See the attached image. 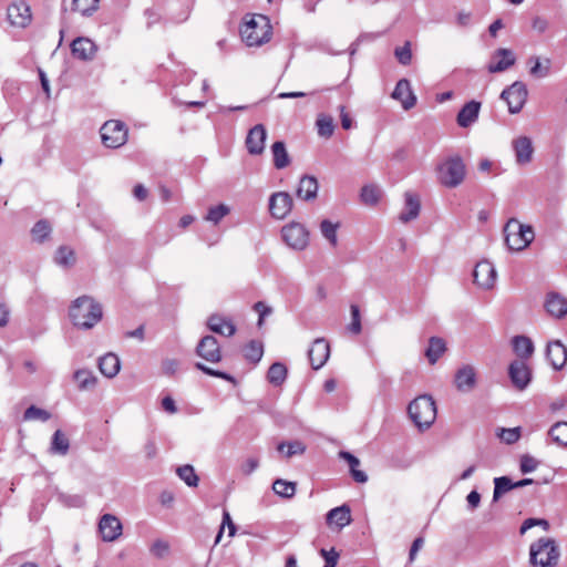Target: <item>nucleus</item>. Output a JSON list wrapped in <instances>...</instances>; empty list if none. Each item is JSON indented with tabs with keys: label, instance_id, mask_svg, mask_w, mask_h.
<instances>
[{
	"label": "nucleus",
	"instance_id": "f257e3e1",
	"mask_svg": "<svg viewBox=\"0 0 567 567\" xmlns=\"http://www.w3.org/2000/svg\"><path fill=\"white\" fill-rule=\"evenodd\" d=\"M69 317L76 328L89 330L102 320L103 310L92 297L81 296L72 301Z\"/></svg>",
	"mask_w": 567,
	"mask_h": 567
},
{
	"label": "nucleus",
	"instance_id": "f03ea898",
	"mask_svg": "<svg viewBox=\"0 0 567 567\" xmlns=\"http://www.w3.org/2000/svg\"><path fill=\"white\" fill-rule=\"evenodd\" d=\"M240 35L248 47H259L270 40L271 24L264 14L249 16L241 29Z\"/></svg>",
	"mask_w": 567,
	"mask_h": 567
},
{
	"label": "nucleus",
	"instance_id": "7ed1b4c3",
	"mask_svg": "<svg viewBox=\"0 0 567 567\" xmlns=\"http://www.w3.org/2000/svg\"><path fill=\"white\" fill-rule=\"evenodd\" d=\"M408 413L415 426L424 431L435 422L436 404L432 396L423 394L410 402Z\"/></svg>",
	"mask_w": 567,
	"mask_h": 567
},
{
	"label": "nucleus",
	"instance_id": "20e7f679",
	"mask_svg": "<svg viewBox=\"0 0 567 567\" xmlns=\"http://www.w3.org/2000/svg\"><path fill=\"white\" fill-rule=\"evenodd\" d=\"M559 556L558 546L553 538H539L529 548V561L533 566L556 567Z\"/></svg>",
	"mask_w": 567,
	"mask_h": 567
},
{
	"label": "nucleus",
	"instance_id": "39448f33",
	"mask_svg": "<svg viewBox=\"0 0 567 567\" xmlns=\"http://www.w3.org/2000/svg\"><path fill=\"white\" fill-rule=\"evenodd\" d=\"M507 247L513 251L526 249L535 238L532 226L522 224L517 219H509L504 228Z\"/></svg>",
	"mask_w": 567,
	"mask_h": 567
},
{
	"label": "nucleus",
	"instance_id": "423d86ee",
	"mask_svg": "<svg viewBox=\"0 0 567 567\" xmlns=\"http://www.w3.org/2000/svg\"><path fill=\"white\" fill-rule=\"evenodd\" d=\"M284 243L292 250L302 251L310 243V233L305 225L290 221L281 228Z\"/></svg>",
	"mask_w": 567,
	"mask_h": 567
},
{
	"label": "nucleus",
	"instance_id": "0eeeda50",
	"mask_svg": "<svg viewBox=\"0 0 567 567\" xmlns=\"http://www.w3.org/2000/svg\"><path fill=\"white\" fill-rule=\"evenodd\" d=\"M465 177V165L458 157L444 161L437 168V178L446 187H456Z\"/></svg>",
	"mask_w": 567,
	"mask_h": 567
},
{
	"label": "nucleus",
	"instance_id": "6e6552de",
	"mask_svg": "<svg viewBox=\"0 0 567 567\" xmlns=\"http://www.w3.org/2000/svg\"><path fill=\"white\" fill-rule=\"evenodd\" d=\"M473 282L480 290H493L497 282V270L494 264L486 259L478 261L473 269Z\"/></svg>",
	"mask_w": 567,
	"mask_h": 567
},
{
	"label": "nucleus",
	"instance_id": "1a4fd4ad",
	"mask_svg": "<svg viewBox=\"0 0 567 567\" xmlns=\"http://www.w3.org/2000/svg\"><path fill=\"white\" fill-rule=\"evenodd\" d=\"M127 128L120 121H107L101 127V138L105 147L117 148L127 141Z\"/></svg>",
	"mask_w": 567,
	"mask_h": 567
},
{
	"label": "nucleus",
	"instance_id": "9d476101",
	"mask_svg": "<svg viewBox=\"0 0 567 567\" xmlns=\"http://www.w3.org/2000/svg\"><path fill=\"white\" fill-rule=\"evenodd\" d=\"M7 21L13 28H27L32 21L30 6L24 0H14L7 7Z\"/></svg>",
	"mask_w": 567,
	"mask_h": 567
},
{
	"label": "nucleus",
	"instance_id": "9b49d317",
	"mask_svg": "<svg viewBox=\"0 0 567 567\" xmlns=\"http://www.w3.org/2000/svg\"><path fill=\"white\" fill-rule=\"evenodd\" d=\"M292 207V197L287 192H277L269 197L268 209L275 219H285L291 213Z\"/></svg>",
	"mask_w": 567,
	"mask_h": 567
},
{
	"label": "nucleus",
	"instance_id": "f8f14e48",
	"mask_svg": "<svg viewBox=\"0 0 567 567\" xmlns=\"http://www.w3.org/2000/svg\"><path fill=\"white\" fill-rule=\"evenodd\" d=\"M502 99L506 101L509 113H518L527 100L526 85L523 82H514L508 89L502 92Z\"/></svg>",
	"mask_w": 567,
	"mask_h": 567
},
{
	"label": "nucleus",
	"instance_id": "ddd939ff",
	"mask_svg": "<svg viewBox=\"0 0 567 567\" xmlns=\"http://www.w3.org/2000/svg\"><path fill=\"white\" fill-rule=\"evenodd\" d=\"M508 374L513 385L520 391L525 390L532 380V371L523 360L512 362L508 368Z\"/></svg>",
	"mask_w": 567,
	"mask_h": 567
},
{
	"label": "nucleus",
	"instance_id": "4468645a",
	"mask_svg": "<svg viewBox=\"0 0 567 567\" xmlns=\"http://www.w3.org/2000/svg\"><path fill=\"white\" fill-rule=\"evenodd\" d=\"M197 354L205 361L217 363L221 360V350L217 339L213 336L202 338L196 348Z\"/></svg>",
	"mask_w": 567,
	"mask_h": 567
},
{
	"label": "nucleus",
	"instance_id": "2eb2a0df",
	"mask_svg": "<svg viewBox=\"0 0 567 567\" xmlns=\"http://www.w3.org/2000/svg\"><path fill=\"white\" fill-rule=\"evenodd\" d=\"M477 383V372L474 365L463 364L454 375V384L461 392L472 391Z\"/></svg>",
	"mask_w": 567,
	"mask_h": 567
},
{
	"label": "nucleus",
	"instance_id": "dca6fc26",
	"mask_svg": "<svg viewBox=\"0 0 567 567\" xmlns=\"http://www.w3.org/2000/svg\"><path fill=\"white\" fill-rule=\"evenodd\" d=\"M308 357L312 369H321L330 357V346L328 341L323 338L316 339L308 350Z\"/></svg>",
	"mask_w": 567,
	"mask_h": 567
},
{
	"label": "nucleus",
	"instance_id": "f3484780",
	"mask_svg": "<svg viewBox=\"0 0 567 567\" xmlns=\"http://www.w3.org/2000/svg\"><path fill=\"white\" fill-rule=\"evenodd\" d=\"M512 148L515 154V161L518 165H527L533 159L534 147L530 137L520 135L512 141Z\"/></svg>",
	"mask_w": 567,
	"mask_h": 567
},
{
	"label": "nucleus",
	"instance_id": "a211bd4d",
	"mask_svg": "<svg viewBox=\"0 0 567 567\" xmlns=\"http://www.w3.org/2000/svg\"><path fill=\"white\" fill-rule=\"evenodd\" d=\"M267 131L262 124L251 127L246 137V147L250 155H260L265 150Z\"/></svg>",
	"mask_w": 567,
	"mask_h": 567
},
{
	"label": "nucleus",
	"instance_id": "6ab92c4d",
	"mask_svg": "<svg viewBox=\"0 0 567 567\" xmlns=\"http://www.w3.org/2000/svg\"><path fill=\"white\" fill-rule=\"evenodd\" d=\"M99 530L104 542H114L122 535V524L116 516L105 514L100 519Z\"/></svg>",
	"mask_w": 567,
	"mask_h": 567
},
{
	"label": "nucleus",
	"instance_id": "aec40b11",
	"mask_svg": "<svg viewBox=\"0 0 567 567\" xmlns=\"http://www.w3.org/2000/svg\"><path fill=\"white\" fill-rule=\"evenodd\" d=\"M391 96L399 101L405 111L411 110L416 104V96L413 93L410 81L406 79H401L396 83Z\"/></svg>",
	"mask_w": 567,
	"mask_h": 567
},
{
	"label": "nucleus",
	"instance_id": "412c9836",
	"mask_svg": "<svg viewBox=\"0 0 567 567\" xmlns=\"http://www.w3.org/2000/svg\"><path fill=\"white\" fill-rule=\"evenodd\" d=\"M514 53L508 49H498L492 55L487 70L491 73L503 72L515 63Z\"/></svg>",
	"mask_w": 567,
	"mask_h": 567
},
{
	"label": "nucleus",
	"instance_id": "4be33fe9",
	"mask_svg": "<svg viewBox=\"0 0 567 567\" xmlns=\"http://www.w3.org/2000/svg\"><path fill=\"white\" fill-rule=\"evenodd\" d=\"M421 202L420 197L411 192L404 194V207L399 215V219L402 223H409L414 220L420 215Z\"/></svg>",
	"mask_w": 567,
	"mask_h": 567
},
{
	"label": "nucleus",
	"instance_id": "5701e85b",
	"mask_svg": "<svg viewBox=\"0 0 567 567\" xmlns=\"http://www.w3.org/2000/svg\"><path fill=\"white\" fill-rule=\"evenodd\" d=\"M546 355L551 367L563 369L567 363V348L560 341H551L547 344Z\"/></svg>",
	"mask_w": 567,
	"mask_h": 567
},
{
	"label": "nucleus",
	"instance_id": "b1692460",
	"mask_svg": "<svg viewBox=\"0 0 567 567\" xmlns=\"http://www.w3.org/2000/svg\"><path fill=\"white\" fill-rule=\"evenodd\" d=\"M71 50L76 59L87 61L94 58L96 45L87 38H78L72 42Z\"/></svg>",
	"mask_w": 567,
	"mask_h": 567
},
{
	"label": "nucleus",
	"instance_id": "393cba45",
	"mask_svg": "<svg viewBox=\"0 0 567 567\" xmlns=\"http://www.w3.org/2000/svg\"><path fill=\"white\" fill-rule=\"evenodd\" d=\"M207 324L213 332L225 337H231L236 332L233 321L219 315H212L207 320Z\"/></svg>",
	"mask_w": 567,
	"mask_h": 567
},
{
	"label": "nucleus",
	"instance_id": "a878e982",
	"mask_svg": "<svg viewBox=\"0 0 567 567\" xmlns=\"http://www.w3.org/2000/svg\"><path fill=\"white\" fill-rule=\"evenodd\" d=\"M481 103L471 101L466 103L457 114V124L461 127H468L478 118Z\"/></svg>",
	"mask_w": 567,
	"mask_h": 567
},
{
	"label": "nucleus",
	"instance_id": "bb28decb",
	"mask_svg": "<svg viewBox=\"0 0 567 567\" xmlns=\"http://www.w3.org/2000/svg\"><path fill=\"white\" fill-rule=\"evenodd\" d=\"M545 307L547 312L555 318H563L567 315V299L559 293H549Z\"/></svg>",
	"mask_w": 567,
	"mask_h": 567
},
{
	"label": "nucleus",
	"instance_id": "cd10ccee",
	"mask_svg": "<svg viewBox=\"0 0 567 567\" xmlns=\"http://www.w3.org/2000/svg\"><path fill=\"white\" fill-rule=\"evenodd\" d=\"M99 369L101 373L106 378H114L117 375L121 369L120 358L114 353H107L100 358Z\"/></svg>",
	"mask_w": 567,
	"mask_h": 567
},
{
	"label": "nucleus",
	"instance_id": "c85d7f7f",
	"mask_svg": "<svg viewBox=\"0 0 567 567\" xmlns=\"http://www.w3.org/2000/svg\"><path fill=\"white\" fill-rule=\"evenodd\" d=\"M360 202L369 207H375L382 198V189L375 184H365L360 189Z\"/></svg>",
	"mask_w": 567,
	"mask_h": 567
},
{
	"label": "nucleus",
	"instance_id": "c756f323",
	"mask_svg": "<svg viewBox=\"0 0 567 567\" xmlns=\"http://www.w3.org/2000/svg\"><path fill=\"white\" fill-rule=\"evenodd\" d=\"M318 182L312 176H303L299 181L297 188V196L303 200H311L317 197L318 194Z\"/></svg>",
	"mask_w": 567,
	"mask_h": 567
},
{
	"label": "nucleus",
	"instance_id": "7c9ffc66",
	"mask_svg": "<svg viewBox=\"0 0 567 567\" xmlns=\"http://www.w3.org/2000/svg\"><path fill=\"white\" fill-rule=\"evenodd\" d=\"M327 523L342 528L351 523L350 508L346 505L336 507L328 512Z\"/></svg>",
	"mask_w": 567,
	"mask_h": 567
},
{
	"label": "nucleus",
	"instance_id": "2f4dec72",
	"mask_svg": "<svg viewBox=\"0 0 567 567\" xmlns=\"http://www.w3.org/2000/svg\"><path fill=\"white\" fill-rule=\"evenodd\" d=\"M70 450V441L68 436L61 431L56 430L53 433L51 444H50V453L54 455H66Z\"/></svg>",
	"mask_w": 567,
	"mask_h": 567
},
{
	"label": "nucleus",
	"instance_id": "473e14b6",
	"mask_svg": "<svg viewBox=\"0 0 567 567\" xmlns=\"http://www.w3.org/2000/svg\"><path fill=\"white\" fill-rule=\"evenodd\" d=\"M446 351V344L443 339L432 337L429 341V347L425 351V357L427 358L431 364L437 362V360L444 354Z\"/></svg>",
	"mask_w": 567,
	"mask_h": 567
},
{
	"label": "nucleus",
	"instance_id": "72a5a7b5",
	"mask_svg": "<svg viewBox=\"0 0 567 567\" xmlns=\"http://www.w3.org/2000/svg\"><path fill=\"white\" fill-rule=\"evenodd\" d=\"M271 153L274 157V165L276 168L282 169L290 164V157L284 142H275L271 145Z\"/></svg>",
	"mask_w": 567,
	"mask_h": 567
},
{
	"label": "nucleus",
	"instance_id": "f704fd0d",
	"mask_svg": "<svg viewBox=\"0 0 567 567\" xmlns=\"http://www.w3.org/2000/svg\"><path fill=\"white\" fill-rule=\"evenodd\" d=\"M340 227L339 223H333L329 219H323L320 223V233L323 238L329 243V245L333 248L338 246V229Z\"/></svg>",
	"mask_w": 567,
	"mask_h": 567
},
{
	"label": "nucleus",
	"instance_id": "c9c22d12",
	"mask_svg": "<svg viewBox=\"0 0 567 567\" xmlns=\"http://www.w3.org/2000/svg\"><path fill=\"white\" fill-rule=\"evenodd\" d=\"M318 135L330 138L334 132L333 118L327 114H319L316 121Z\"/></svg>",
	"mask_w": 567,
	"mask_h": 567
},
{
	"label": "nucleus",
	"instance_id": "e433bc0d",
	"mask_svg": "<svg viewBox=\"0 0 567 567\" xmlns=\"http://www.w3.org/2000/svg\"><path fill=\"white\" fill-rule=\"evenodd\" d=\"M74 380L78 382L80 390H89L95 386L97 379L92 371L80 369L74 372Z\"/></svg>",
	"mask_w": 567,
	"mask_h": 567
},
{
	"label": "nucleus",
	"instance_id": "4c0bfd02",
	"mask_svg": "<svg viewBox=\"0 0 567 567\" xmlns=\"http://www.w3.org/2000/svg\"><path fill=\"white\" fill-rule=\"evenodd\" d=\"M513 348L515 353L520 358H528L534 351V346L527 337L518 336L513 339Z\"/></svg>",
	"mask_w": 567,
	"mask_h": 567
},
{
	"label": "nucleus",
	"instance_id": "58836bf2",
	"mask_svg": "<svg viewBox=\"0 0 567 567\" xmlns=\"http://www.w3.org/2000/svg\"><path fill=\"white\" fill-rule=\"evenodd\" d=\"M286 378L287 368L285 367V364L280 362L271 364L267 373V379L271 384L276 386L281 385L285 382Z\"/></svg>",
	"mask_w": 567,
	"mask_h": 567
},
{
	"label": "nucleus",
	"instance_id": "ea45409f",
	"mask_svg": "<svg viewBox=\"0 0 567 567\" xmlns=\"http://www.w3.org/2000/svg\"><path fill=\"white\" fill-rule=\"evenodd\" d=\"M230 213V207L226 204H218L208 208L204 219L213 225H218L219 221Z\"/></svg>",
	"mask_w": 567,
	"mask_h": 567
},
{
	"label": "nucleus",
	"instance_id": "a19ab883",
	"mask_svg": "<svg viewBox=\"0 0 567 567\" xmlns=\"http://www.w3.org/2000/svg\"><path fill=\"white\" fill-rule=\"evenodd\" d=\"M548 434L556 444L567 446V422L555 423Z\"/></svg>",
	"mask_w": 567,
	"mask_h": 567
},
{
	"label": "nucleus",
	"instance_id": "79ce46f5",
	"mask_svg": "<svg viewBox=\"0 0 567 567\" xmlns=\"http://www.w3.org/2000/svg\"><path fill=\"white\" fill-rule=\"evenodd\" d=\"M272 491L280 497L291 498L296 493V484L278 478L272 484Z\"/></svg>",
	"mask_w": 567,
	"mask_h": 567
},
{
	"label": "nucleus",
	"instance_id": "37998d69",
	"mask_svg": "<svg viewBox=\"0 0 567 567\" xmlns=\"http://www.w3.org/2000/svg\"><path fill=\"white\" fill-rule=\"evenodd\" d=\"M515 488L514 483L507 476L494 478L493 501L497 502L502 495Z\"/></svg>",
	"mask_w": 567,
	"mask_h": 567
},
{
	"label": "nucleus",
	"instance_id": "c03bdc74",
	"mask_svg": "<svg viewBox=\"0 0 567 567\" xmlns=\"http://www.w3.org/2000/svg\"><path fill=\"white\" fill-rule=\"evenodd\" d=\"M54 261L56 265L61 267L72 266L75 261V255L73 249L66 246L59 247L54 256Z\"/></svg>",
	"mask_w": 567,
	"mask_h": 567
},
{
	"label": "nucleus",
	"instance_id": "a18cd8bd",
	"mask_svg": "<svg viewBox=\"0 0 567 567\" xmlns=\"http://www.w3.org/2000/svg\"><path fill=\"white\" fill-rule=\"evenodd\" d=\"M178 477L189 487H196L199 478L192 465H183L176 470Z\"/></svg>",
	"mask_w": 567,
	"mask_h": 567
},
{
	"label": "nucleus",
	"instance_id": "49530a36",
	"mask_svg": "<svg viewBox=\"0 0 567 567\" xmlns=\"http://www.w3.org/2000/svg\"><path fill=\"white\" fill-rule=\"evenodd\" d=\"M264 354V347L258 341H250L244 349V355L247 360L252 363H257L261 360Z\"/></svg>",
	"mask_w": 567,
	"mask_h": 567
},
{
	"label": "nucleus",
	"instance_id": "de8ad7c7",
	"mask_svg": "<svg viewBox=\"0 0 567 567\" xmlns=\"http://www.w3.org/2000/svg\"><path fill=\"white\" fill-rule=\"evenodd\" d=\"M99 8V0H73L72 9L83 16H91Z\"/></svg>",
	"mask_w": 567,
	"mask_h": 567
},
{
	"label": "nucleus",
	"instance_id": "09e8293b",
	"mask_svg": "<svg viewBox=\"0 0 567 567\" xmlns=\"http://www.w3.org/2000/svg\"><path fill=\"white\" fill-rule=\"evenodd\" d=\"M51 234V226L47 220H39L31 229L33 240L42 243Z\"/></svg>",
	"mask_w": 567,
	"mask_h": 567
},
{
	"label": "nucleus",
	"instance_id": "8fccbe9b",
	"mask_svg": "<svg viewBox=\"0 0 567 567\" xmlns=\"http://www.w3.org/2000/svg\"><path fill=\"white\" fill-rule=\"evenodd\" d=\"M496 435L506 444H514L520 439V427L498 429Z\"/></svg>",
	"mask_w": 567,
	"mask_h": 567
},
{
	"label": "nucleus",
	"instance_id": "3c124183",
	"mask_svg": "<svg viewBox=\"0 0 567 567\" xmlns=\"http://www.w3.org/2000/svg\"><path fill=\"white\" fill-rule=\"evenodd\" d=\"M278 451L284 453L286 457H291L297 454H302L306 451V446L298 441L290 443H280L278 445Z\"/></svg>",
	"mask_w": 567,
	"mask_h": 567
},
{
	"label": "nucleus",
	"instance_id": "603ef678",
	"mask_svg": "<svg viewBox=\"0 0 567 567\" xmlns=\"http://www.w3.org/2000/svg\"><path fill=\"white\" fill-rule=\"evenodd\" d=\"M50 417H51V414L47 410L40 409L35 405H31L30 408H28L23 415V419L25 421L40 420V421L45 422Z\"/></svg>",
	"mask_w": 567,
	"mask_h": 567
},
{
	"label": "nucleus",
	"instance_id": "864d4df0",
	"mask_svg": "<svg viewBox=\"0 0 567 567\" xmlns=\"http://www.w3.org/2000/svg\"><path fill=\"white\" fill-rule=\"evenodd\" d=\"M394 54L401 64H403V65L410 64L411 60H412V51H411L410 42H406L403 47L396 48L394 51Z\"/></svg>",
	"mask_w": 567,
	"mask_h": 567
},
{
	"label": "nucleus",
	"instance_id": "5fc2aeb1",
	"mask_svg": "<svg viewBox=\"0 0 567 567\" xmlns=\"http://www.w3.org/2000/svg\"><path fill=\"white\" fill-rule=\"evenodd\" d=\"M151 553L157 558H163L169 553V544L166 540L157 539L151 546Z\"/></svg>",
	"mask_w": 567,
	"mask_h": 567
},
{
	"label": "nucleus",
	"instance_id": "6e6d98bb",
	"mask_svg": "<svg viewBox=\"0 0 567 567\" xmlns=\"http://www.w3.org/2000/svg\"><path fill=\"white\" fill-rule=\"evenodd\" d=\"M538 461L530 455H523L519 461L520 472L524 474L532 473L538 467Z\"/></svg>",
	"mask_w": 567,
	"mask_h": 567
},
{
	"label": "nucleus",
	"instance_id": "4d7b16f0",
	"mask_svg": "<svg viewBox=\"0 0 567 567\" xmlns=\"http://www.w3.org/2000/svg\"><path fill=\"white\" fill-rule=\"evenodd\" d=\"M351 323L349 326V330L354 334H359L361 332V319H360V309L357 305L351 306Z\"/></svg>",
	"mask_w": 567,
	"mask_h": 567
},
{
	"label": "nucleus",
	"instance_id": "13d9d810",
	"mask_svg": "<svg viewBox=\"0 0 567 567\" xmlns=\"http://www.w3.org/2000/svg\"><path fill=\"white\" fill-rule=\"evenodd\" d=\"M196 368L202 370L204 373L208 374V375H212V377H216V378H220V379H224L226 381H229V382H234V378L226 373V372H223V371H218V370H214L212 368H208L206 367L205 364L198 362L196 363Z\"/></svg>",
	"mask_w": 567,
	"mask_h": 567
},
{
	"label": "nucleus",
	"instance_id": "bf43d9fd",
	"mask_svg": "<svg viewBox=\"0 0 567 567\" xmlns=\"http://www.w3.org/2000/svg\"><path fill=\"white\" fill-rule=\"evenodd\" d=\"M320 553L326 561L324 567H336L337 566V563L339 559V554L334 548H331L329 550L321 549Z\"/></svg>",
	"mask_w": 567,
	"mask_h": 567
},
{
	"label": "nucleus",
	"instance_id": "052dcab7",
	"mask_svg": "<svg viewBox=\"0 0 567 567\" xmlns=\"http://www.w3.org/2000/svg\"><path fill=\"white\" fill-rule=\"evenodd\" d=\"M178 367H179V362L176 359L167 358L162 361L161 369L164 374L173 375L177 372Z\"/></svg>",
	"mask_w": 567,
	"mask_h": 567
},
{
	"label": "nucleus",
	"instance_id": "680f3d73",
	"mask_svg": "<svg viewBox=\"0 0 567 567\" xmlns=\"http://www.w3.org/2000/svg\"><path fill=\"white\" fill-rule=\"evenodd\" d=\"M254 309L258 312L259 319H258V326L260 327L267 316H269L272 311V309L264 303L262 301H258L255 303Z\"/></svg>",
	"mask_w": 567,
	"mask_h": 567
},
{
	"label": "nucleus",
	"instance_id": "e2e57ef3",
	"mask_svg": "<svg viewBox=\"0 0 567 567\" xmlns=\"http://www.w3.org/2000/svg\"><path fill=\"white\" fill-rule=\"evenodd\" d=\"M162 408L169 414H175L177 412V406L171 395H166L162 399Z\"/></svg>",
	"mask_w": 567,
	"mask_h": 567
},
{
	"label": "nucleus",
	"instance_id": "0e129e2a",
	"mask_svg": "<svg viewBox=\"0 0 567 567\" xmlns=\"http://www.w3.org/2000/svg\"><path fill=\"white\" fill-rule=\"evenodd\" d=\"M466 501H467V504H468V507L471 509H475L478 507L480 503H481V495L478 492L476 491H472L467 497H466Z\"/></svg>",
	"mask_w": 567,
	"mask_h": 567
},
{
	"label": "nucleus",
	"instance_id": "69168bd1",
	"mask_svg": "<svg viewBox=\"0 0 567 567\" xmlns=\"http://www.w3.org/2000/svg\"><path fill=\"white\" fill-rule=\"evenodd\" d=\"M339 456L348 462L350 468L358 467L360 465L359 458L349 452L341 451Z\"/></svg>",
	"mask_w": 567,
	"mask_h": 567
},
{
	"label": "nucleus",
	"instance_id": "338daca9",
	"mask_svg": "<svg viewBox=\"0 0 567 567\" xmlns=\"http://www.w3.org/2000/svg\"><path fill=\"white\" fill-rule=\"evenodd\" d=\"M340 117H341V125L344 130H350L353 125V122L350 117V115L347 113L344 106H340Z\"/></svg>",
	"mask_w": 567,
	"mask_h": 567
},
{
	"label": "nucleus",
	"instance_id": "774afa93",
	"mask_svg": "<svg viewBox=\"0 0 567 567\" xmlns=\"http://www.w3.org/2000/svg\"><path fill=\"white\" fill-rule=\"evenodd\" d=\"M258 465H259L258 460L248 458L241 467L243 473L246 475H249L258 467Z\"/></svg>",
	"mask_w": 567,
	"mask_h": 567
}]
</instances>
